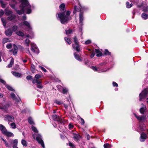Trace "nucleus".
Wrapping results in <instances>:
<instances>
[{"mask_svg":"<svg viewBox=\"0 0 148 148\" xmlns=\"http://www.w3.org/2000/svg\"><path fill=\"white\" fill-rule=\"evenodd\" d=\"M12 1L14 4L10 3V5L12 8L15 9L18 14L21 15L24 12L27 14H29L31 13V6L29 4L27 0H21V3L20 6L21 8V10H17L15 9V4H16L17 3L14 0H12Z\"/></svg>","mask_w":148,"mask_h":148,"instance_id":"obj_1","label":"nucleus"},{"mask_svg":"<svg viewBox=\"0 0 148 148\" xmlns=\"http://www.w3.org/2000/svg\"><path fill=\"white\" fill-rule=\"evenodd\" d=\"M65 5L62 3L60 6V11L63 13H60L56 14V17L58 19H59L61 23L62 24L67 23V22L71 19V17L70 16V12L67 11L66 12V15L64 12L65 10Z\"/></svg>","mask_w":148,"mask_h":148,"instance_id":"obj_2","label":"nucleus"},{"mask_svg":"<svg viewBox=\"0 0 148 148\" xmlns=\"http://www.w3.org/2000/svg\"><path fill=\"white\" fill-rule=\"evenodd\" d=\"M32 129L33 131L35 133L33 134V136L34 138H36V140L38 143L41 144L43 148H45V146L43 141L42 139L41 136L40 134H38V130L37 128L35 127L32 126Z\"/></svg>","mask_w":148,"mask_h":148,"instance_id":"obj_3","label":"nucleus"},{"mask_svg":"<svg viewBox=\"0 0 148 148\" xmlns=\"http://www.w3.org/2000/svg\"><path fill=\"white\" fill-rule=\"evenodd\" d=\"M0 129L3 134L8 137H12L14 136L12 133L8 132L5 127L1 124H0Z\"/></svg>","mask_w":148,"mask_h":148,"instance_id":"obj_4","label":"nucleus"},{"mask_svg":"<svg viewBox=\"0 0 148 148\" xmlns=\"http://www.w3.org/2000/svg\"><path fill=\"white\" fill-rule=\"evenodd\" d=\"M135 117L138 120L140 124L141 123H143L145 122V121L146 119V116L145 115L138 116L136 114L134 113Z\"/></svg>","mask_w":148,"mask_h":148,"instance_id":"obj_5","label":"nucleus"},{"mask_svg":"<svg viewBox=\"0 0 148 148\" xmlns=\"http://www.w3.org/2000/svg\"><path fill=\"white\" fill-rule=\"evenodd\" d=\"M147 94H148V90L145 89L139 95L140 100L141 101L142 99L146 96Z\"/></svg>","mask_w":148,"mask_h":148,"instance_id":"obj_6","label":"nucleus"},{"mask_svg":"<svg viewBox=\"0 0 148 148\" xmlns=\"http://www.w3.org/2000/svg\"><path fill=\"white\" fill-rule=\"evenodd\" d=\"M31 49L32 51L36 53H39L38 49L37 48L36 45L33 43H31Z\"/></svg>","mask_w":148,"mask_h":148,"instance_id":"obj_7","label":"nucleus"},{"mask_svg":"<svg viewBox=\"0 0 148 148\" xmlns=\"http://www.w3.org/2000/svg\"><path fill=\"white\" fill-rule=\"evenodd\" d=\"M33 84L36 83L37 84V87L39 88H42V86L41 85V81L38 79H34L32 81Z\"/></svg>","mask_w":148,"mask_h":148,"instance_id":"obj_8","label":"nucleus"},{"mask_svg":"<svg viewBox=\"0 0 148 148\" xmlns=\"http://www.w3.org/2000/svg\"><path fill=\"white\" fill-rule=\"evenodd\" d=\"M78 4L80 7H78L76 6H75L74 8V13H76L77 12H82V8L81 5L80 3H79Z\"/></svg>","mask_w":148,"mask_h":148,"instance_id":"obj_9","label":"nucleus"},{"mask_svg":"<svg viewBox=\"0 0 148 148\" xmlns=\"http://www.w3.org/2000/svg\"><path fill=\"white\" fill-rule=\"evenodd\" d=\"M9 143H10V145L11 146V145H13V147L16 146H17L18 140L16 139L14 140H10L9 141Z\"/></svg>","mask_w":148,"mask_h":148,"instance_id":"obj_10","label":"nucleus"},{"mask_svg":"<svg viewBox=\"0 0 148 148\" xmlns=\"http://www.w3.org/2000/svg\"><path fill=\"white\" fill-rule=\"evenodd\" d=\"M4 117L5 118V120L6 121L7 120L8 122V123H9V122H13L14 120V117L12 116L9 115H5Z\"/></svg>","mask_w":148,"mask_h":148,"instance_id":"obj_11","label":"nucleus"},{"mask_svg":"<svg viewBox=\"0 0 148 148\" xmlns=\"http://www.w3.org/2000/svg\"><path fill=\"white\" fill-rule=\"evenodd\" d=\"M91 68L94 71L99 72H102L106 71H103L102 69L101 70L99 66L97 67L96 66H92L91 67Z\"/></svg>","mask_w":148,"mask_h":148,"instance_id":"obj_12","label":"nucleus"},{"mask_svg":"<svg viewBox=\"0 0 148 148\" xmlns=\"http://www.w3.org/2000/svg\"><path fill=\"white\" fill-rule=\"evenodd\" d=\"M147 137V135L144 133H142L140 135V140L141 142H144Z\"/></svg>","mask_w":148,"mask_h":148,"instance_id":"obj_13","label":"nucleus"},{"mask_svg":"<svg viewBox=\"0 0 148 148\" xmlns=\"http://www.w3.org/2000/svg\"><path fill=\"white\" fill-rule=\"evenodd\" d=\"M73 48V49L75 50L78 52L80 51V46L79 44H74L72 45Z\"/></svg>","mask_w":148,"mask_h":148,"instance_id":"obj_14","label":"nucleus"},{"mask_svg":"<svg viewBox=\"0 0 148 148\" xmlns=\"http://www.w3.org/2000/svg\"><path fill=\"white\" fill-rule=\"evenodd\" d=\"M83 12H80L79 14V23L80 25H82V21L83 20Z\"/></svg>","mask_w":148,"mask_h":148,"instance_id":"obj_15","label":"nucleus"},{"mask_svg":"<svg viewBox=\"0 0 148 148\" xmlns=\"http://www.w3.org/2000/svg\"><path fill=\"white\" fill-rule=\"evenodd\" d=\"M13 49L11 51H13V53L14 55H15L16 54L17 52L18 47L15 45H13Z\"/></svg>","mask_w":148,"mask_h":148,"instance_id":"obj_16","label":"nucleus"},{"mask_svg":"<svg viewBox=\"0 0 148 148\" xmlns=\"http://www.w3.org/2000/svg\"><path fill=\"white\" fill-rule=\"evenodd\" d=\"M138 129L141 131H143L146 129V126L144 124H140V125L138 127Z\"/></svg>","mask_w":148,"mask_h":148,"instance_id":"obj_17","label":"nucleus"},{"mask_svg":"<svg viewBox=\"0 0 148 148\" xmlns=\"http://www.w3.org/2000/svg\"><path fill=\"white\" fill-rule=\"evenodd\" d=\"M73 138L75 140L77 141L80 138V136L78 133L77 134H73Z\"/></svg>","mask_w":148,"mask_h":148,"instance_id":"obj_18","label":"nucleus"},{"mask_svg":"<svg viewBox=\"0 0 148 148\" xmlns=\"http://www.w3.org/2000/svg\"><path fill=\"white\" fill-rule=\"evenodd\" d=\"M16 16L12 14H11V15H10L9 17H8L7 18L8 20L11 21L15 19L16 18Z\"/></svg>","mask_w":148,"mask_h":148,"instance_id":"obj_19","label":"nucleus"},{"mask_svg":"<svg viewBox=\"0 0 148 148\" xmlns=\"http://www.w3.org/2000/svg\"><path fill=\"white\" fill-rule=\"evenodd\" d=\"M1 140L4 143L5 145L7 147H11L10 145V143L8 144V143L5 139L3 138H1Z\"/></svg>","mask_w":148,"mask_h":148,"instance_id":"obj_20","label":"nucleus"},{"mask_svg":"<svg viewBox=\"0 0 148 148\" xmlns=\"http://www.w3.org/2000/svg\"><path fill=\"white\" fill-rule=\"evenodd\" d=\"M52 119L55 121H59L60 120L59 117L56 115H54L52 116Z\"/></svg>","mask_w":148,"mask_h":148,"instance_id":"obj_21","label":"nucleus"},{"mask_svg":"<svg viewBox=\"0 0 148 148\" xmlns=\"http://www.w3.org/2000/svg\"><path fill=\"white\" fill-rule=\"evenodd\" d=\"M74 56L75 58L77 60L80 61L82 60L81 58L80 57L79 55L77 54L76 53H74Z\"/></svg>","mask_w":148,"mask_h":148,"instance_id":"obj_22","label":"nucleus"},{"mask_svg":"<svg viewBox=\"0 0 148 148\" xmlns=\"http://www.w3.org/2000/svg\"><path fill=\"white\" fill-rule=\"evenodd\" d=\"M5 14L6 15L9 16L13 13L11 11L6 9L5 10Z\"/></svg>","mask_w":148,"mask_h":148,"instance_id":"obj_23","label":"nucleus"},{"mask_svg":"<svg viewBox=\"0 0 148 148\" xmlns=\"http://www.w3.org/2000/svg\"><path fill=\"white\" fill-rule=\"evenodd\" d=\"M141 105H143V107L140 109V111L141 113L144 114L146 109V107L144 105H143V104L142 103Z\"/></svg>","mask_w":148,"mask_h":148,"instance_id":"obj_24","label":"nucleus"},{"mask_svg":"<svg viewBox=\"0 0 148 148\" xmlns=\"http://www.w3.org/2000/svg\"><path fill=\"white\" fill-rule=\"evenodd\" d=\"M6 35L8 36H10L12 34V32L10 29H8L5 32Z\"/></svg>","mask_w":148,"mask_h":148,"instance_id":"obj_25","label":"nucleus"},{"mask_svg":"<svg viewBox=\"0 0 148 148\" xmlns=\"http://www.w3.org/2000/svg\"><path fill=\"white\" fill-rule=\"evenodd\" d=\"M30 42V41L28 38H27L24 41V44L25 45L29 47Z\"/></svg>","mask_w":148,"mask_h":148,"instance_id":"obj_26","label":"nucleus"},{"mask_svg":"<svg viewBox=\"0 0 148 148\" xmlns=\"http://www.w3.org/2000/svg\"><path fill=\"white\" fill-rule=\"evenodd\" d=\"M23 24L24 25L27 26V27L29 29H32V28L31 27L30 25V24L27 21H24L23 22Z\"/></svg>","mask_w":148,"mask_h":148,"instance_id":"obj_27","label":"nucleus"},{"mask_svg":"<svg viewBox=\"0 0 148 148\" xmlns=\"http://www.w3.org/2000/svg\"><path fill=\"white\" fill-rule=\"evenodd\" d=\"M10 96L11 98H12L14 100H16L17 102H19V100L18 99H17V98L15 97V95L14 93L13 92L11 93L10 94Z\"/></svg>","mask_w":148,"mask_h":148,"instance_id":"obj_28","label":"nucleus"},{"mask_svg":"<svg viewBox=\"0 0 148 148\" xmlns=\"http://www.w3.org/2000/svg\"><path fill=\"white\" fill-rule=\"evenodd\" d=\"M95 52L96 53H97L96 56L97 57H99L101 56L102 55V54L101 52H100V51L98 49H95Z\"/></svg>","mask_w":148,"mask_h":148,"instance_id":"obj_29","label":"nucleus"},{"mask_svg":"<svg viewBox=\"0 0 148 148\" xmlns=\"http://www.w3.org/2000/svg\"><path fill=\"white\" fill-rule=\"evenodd\" d=\"M12 74L16 77H21V74L16 72H12Z\"/></svg>","mask_w":148,"mask_h":148,"instance_id":"obj_30","label":"nucleus"},{"mask_svg":"<svg viewBox=\"0 0 148 148\" xmlns=\"http://www.w3.org/2000/svg\"><path fill=\"white\" fill-rule=\"evenodd\" d=\"M14 62V59L13 58H12L10 63L8 65L7 67L8 68H10L12 66V65Z\"/></svg>","mask_w":148,"mask_h":148,"instance_id":"obj_31","label":"nucleus"},{"mask_svg":"<svg viewBox=\"0 0 148 148\" xmlns=\"http://www.w3.org/2000/svg\"><path fill=\"white\" fill-rule=\"evenodd\" d=\"M28 123L31 125H34V123L33 119L31 117H29L28 119Z\"/></svg>","mask_w":148,"mask_h":148,"instance_id":"obj_32","label":"nucleus"},{"mask_svg":"<svg viewBox=\"0 0 148 148\" xmlns=\"http://www.w3.org/2000/svg\"><path fill=\"white\" fill-rule=\"evenodd\" d=\"M141 16L144 19H147L148 18V15L145 13L142 14Z\"/></svg>","mask_w":148,"mask_h":148,"instance_id":"obj_33","label":"nucleus"},{"mask_svg":"<svg viewBox=\"0 0 148 148\" xmlns=\"http://www.w3.org/2000/svg\"><path fill=\"white\" fill-rule=\"evenodd\" d=\"M16 34L18 36H24V34L22 32L20 31H17L16 32Z\"/></svg>","mask_w":148,"mask_h":148,"instance_id":"obj_34","label":"nucleus"},{"mask_svg":"<svg viewBox=\"0 0 148 148\" xmlns=\"http://www.w3.org/2000/svg\"><path fill=\"white\" fill-rule=\"evenodd\" d=\"M21 144H22V145L26 147L27 145V143L26 141L22 139L21 140Z\"/></svg>","mask_w":148,"mask_h":148,"instance_id":"obj_35","label":"nucleus"},{"mask_svg":"<svg viewBox=\"0 0 148 148\" xmlns=\"http://www.w3.org/2000/svg\"><path fill=\"white\" fill-rule=\"evenodd\" d=\"M64 40L66 42L69 44H70L71 43V41L70 39L67 37L64 38Z\"/></svg>","mask_w":148,"mask_h":148,"instance_id":"obj_36","label":"nucleus"},{"mask_svg":"<svg viewBox=\"0 0 148 148\" xmlns=\"http://www.w3.org/2000/svg\"><path fill=\"white\" fill-rule=\"evenodd\" d=\"M126 7L127 8H130L132 6V4L131 3L130 4L128 2H127L126 3Z\"/></svg>","mask_w":148,"mask_h":148,"instance_id":"obj_37","label":"nucleus"},{"mask_svg":"<svg viewBox=\"0 0 148 148\" xmlns=\"http://www.w3.org/2000/svg\"><path fill=\"white\" fill-rule=\"evenodd\" d=\"M31 71L32 73H34L35 72V69L34 66L33 64H31Z\"/></svg>","mask_w":148,"mask_h":148,"instance_id":"obj_38","label":"nucleus"},{"mask_svg":"<svg viewBox=\"0 0 148 148\" xmlns=\"http://www.w3.org/2000/svg\"><path fill=\"white\" fill-rule=\"evenodd\" d=\"M68 91V89L65 88H63L61 92L63 94H65Z\"/></svg>","mask_w":148,"mask_h":148,"instance_id":"obj_39","label":"nucleus"},{"mask_svg":"<svg viewBox=\"0 0 148 148\" xmlns=\"http://www.w3.org/2000/svg\"><path fill=\"white\" fill-rule=\"evenodd\" d=\"M6 87L9 90H10L11 91H13L14 90V89L10 86L9 85H6Z\"/></svg>","mask_w":148,"mask_h":148,"instance_id":"obj_40","label":"nucleus"},{"mask_svg":"<svg viewBox=\"0 0 148 148\" xmlns=\"http://www.w3.org/2000/svg\"><path fill=\"white\" fill-rule=\"evenodd\" d=\"M103 147L104 148H110L111 146L108 143H106L104 144Z\"/></svg>","mask_w":148,"mask_h":148,"instance_id":"obj_41","label":"nucleus"},{"mask_svg":"<svg viewBox=\"0 0 148 148\" xmlns=\"http://www.w3.org/2000/svg\"><path fill=\"white\" fill-rule=\"evenodd\" d=\"M9 39L7 38H4L3 39V43L5 44L6 42H9Z\"/></svg>","mask_w":148,"mask_h":148,"instance_id":"obj_42","label":"nucleus"},{"mask_svg":"<svg viewBox=\"0 0 148 148\" xmlns=\"http://www.w3.org/2000/svg\"><path fill=\"white\" fill-rule=\"evenodd\" d=\"M10 126L12 128L15 129L16 127V125L14 123H12L10 124Z\"/></svg>","mask_w":148,"mask_h":148,"instance_id":"obj_43","label":"nucleus"},{"mask_svg":"<svg viewBox=\"0 0 148 148\" xmlns=\"http://www.w3.org/2000/svg\"><path fill=\"white\" fill-rule=\"evenodd\" d=\"M57 87L58 88V90L60 92H61V91H62L63 87H62L60 85H58L57 86Z\"/></svg>","mask_w":148,"mask_h":148,"instance_id":"obj_44","label":"nucleus"},{"mask_svg":"<svg viewBox=\"0 0 148 148\" xmlns=\"http://www.w3.org/2000/svg\"><path fill=\"white\" fill-rule=\"evenodd\" d=\"M42 77V76L39 75V74H36L35 75V78L36 79H39Z\"/></svg>","mask_w":148,"mask_h":148,"instance_id":"obj_45","label":"nucleus"},{"mask_svg":"<svg viewBox=\"0 0 148 148\" xmlns=\"http://www.w3.org/2000/svg\"><path fill=\"white\" fill-rule=\"evenodd\" d=\"M1 20L3 23V25L4 27H5L6 24V21L3 18H1Z\"/></svg>","mask_w":148,"mask_h":148,"instance_id":"obj_46","label":"nucleus"},{"mask_svg":"<svg viewBox=\"0 0 148 148\" xmlns=\"http://www.w3.org/2000/svg\"><path fill=\"white\" fill-rule=\"evenodd\" d=\"M12 47H13V45L11 43H9L6 45V47L8 49H10Z\"/></svg>","mask_w":148,"mask_h":148,"instance_id":"obj_47","label":"nucleus"},{"mask_svg":"<svg viewBox=\"0 0 148 148\" xmlns=\"http://www.w3.org/2000/svg\"><path fill=\"white\" fill-rule=\"evenodd\" d=\"M17 29V27L16 25L13 26L11 28L12 30L13 31H16Z\"/></svg>","mask_w":148,"mask_h":148,"instance_id":"obj_48","label":"nucleus"},{"mask_svg":"<svg viewBox=\"0 0 148 148\" xmlns=\"http://www.w3.org/2000/svg\"><path fill=\"white\" fill-rule=\"evenodd\" d=\"M72 32V30L70 29H69L68 30H65L66 34H71Z\"/></svg>","mask_w":148,"mask_h":148,"instance_id":"obj_49","label":"nucleus"},{"mask_svg":"<svg viewBox=\"0 0 148 148\" xmlns=\"http://www.w3.org/2000/svg\"><path fill=\"white\" fill-rule=\"evenodd\" d=\"M0 3L2 7L4 8L5 7V4L3 3V1L2 0H0Z\"/></svg>","mask_w":148,"mask_h":148,"instance_id":"obj_50","label":"nucleus"},{"mask_svg":"<svg viewBox=\"0 0 148 148\" xmlns=\"http://www.w3.org/2000/svg\"><path fill=\"white\" fill-rule=\"evenodd\" d=\"M74 44H79L77 40V38L76 36H75L74 38Z\"/></svg>","mask_w":148,"mask_h":148,"instance_id":"obj_51","label":"nucleus"},{"mask_svg":"<svg viewBox=\"0 0 148 148\" xmlns=\"http://www.w3.org/2000/svg\"><path fill=\"white\" fill-rule=\"evenodd\" d=\"M105 53L106 54L108 55H110V53L109 52L107 49H105Z\"/></svg>","mask_w":148,"mask_h":148,"instance_id":"obj_52","label":"nucleus"},{"mask_svg":"<svg viewBox=\"0 0 148 148\" xmlns=\"http://www.w3.org/2000/svg\"><path fill=\"white\" fill-rule=\"evenodd\" d=\"M26 79L27 80H30L33 79V77L31 75H28L27 76Z\"/></svg>","mask_w":148,"mask_h":148,"instance_id":"obj_53","label":"nucleus"},{"mask_svg":"<svg viewBox=\"0 0 148 148\" xmlns=\"http://www.w3.org/2000/svg\"><path fill=\"white\" fill-rule=\"evenodd\" d=\"M39 67L44 72H47V70H46V69L43 67L41 66H39Z\"/></svg>","mask_w":148,"mask_h":148,"instance_id":"obj_54","label":"nucleus"},{"mask_svg":"<svg viewBox=\"0 0 148 148\" xmlns=\"http://www.w3.org/2000/svg\"><path fill=\"white\" fill-rule=\"evenodd\" d=\"M91 42V41L90 40H88L85 41V44L87 45L90 43Z\"/></svg>","mask_w":148,"mask_h":148,"instance_id":"obj_55","label":"nucleus"},{"mask_svg":"<svg viewBox=\"0 0 148 148\" xmlns=\"http://www.w3.org/2000/svg\"><path fill=\"white\" fill-rule=\"evenodd\" d=\"M55 102L58 105H60L62 103L61 102L57 100H55Z\"/></svg>","mask_w":148,"mask_h":148,"instance_id":"obj_56","label":"nucleus"},{"mask_svg":"<svg viewBox=\"0 0 148 148\" xmlns=\"http://www.w3.org/2000/svg\"><path fill=\"white\" fill-rule=\"evenodd\" d=\"M0 82L3 83V84L5 85L6 84V82L2 79H0Z\"/></svg>","mask_w":148,"mask_h":148,"instance_id":"obj_57","label":"nucleus"},{"mask_svg":"<svg viewBox=\"0 0 148 148\" xmlns=\"http://www.w3.org/2000/svg\"><path fill=\"white\" fill-rule=\"evenodd\" d=\"M4 13V12L3 10H1L0 11V17Z\"/></svg>","mask_w":148,"mask_h":148,"instance_id":"obj_58","label":"nucleus"},{"mask_svg":"<svg viewBox=\"0 0 148 148\" xmlns=\"http://www.w3.org/2000/svg\"><path fill=\"white\" fill-rule=\"evenodd\" d=\"M113 85L114 86L117 87L118 86V84L116 83L115 82H113Z\"/></svg>","mask_w":148,"mask_h":148,"instance_id":"obj_59","label":"nucleus"},{"mask_svg":"<svg viewBox=\"0 0 148 148\" xmlns=\"http://www.w3.org/2000/svg\"><path fill=\"white\" fill-rule=\"evenodd\" d=\"M26 19V17L25 15H24L22 16V20L25 21Z\"/></svg>","mask_w":148,"mask_h":148,"instance_id":"obj_60","label":"nucleus"},{"mask_svg":"<svg viewBox=\"0 0 148 148\" xmlns=\"http://www.w3.org/2000/svg\"><path fill=\"white\" fill-rule=\"evenodd\" d=\"M81 123L83 125L85 123L84 120L82 119V118H81Z\"/></svg>","mask_w":148,"mask_h":148,"instance_id":"obj_61","label":"nucleus"},{"mask_svg":"<svg viewBox=\"0 0 148 148\" xmlns=\"http://www.w3.org/2000/svg\"><path fill=\"white\" fill-rule=\"evenodd\" d=\"M69 128L70 129H71L73 128V125L71 123H70L69 125Z\"/></svg>","mask_w":148,"mask_h":148,"instance_id":"obj_62","label":"nucleus"},{"mask_svg":"<svg viewBox=\"0 0 148 148\" xmlns=\"http://www.w3.org/2000/svg\"><path fill=\"white\" fill-rule=\"evenodd\" d=\"M95 54L94 52L92 53L90 55V57L91 58H92L95 56Z\"/></svg>","mask_w":148,"mask_h":148,"instance_id":"obj_63","label":"nucleus"},{"mask_svg":"<svg viewBox=\"0 0 148 148\" xmlns=\"http://www.w3.org/2000/svg\"><path fill=\"white\" fill-rule=\"evenodd\" d=\"M87 138L88 140H89L90 139V136L89 134H87Z\"/></svg>","mask_w":148,"mask_h":148,"instance_id":"obj_64","label":"nucleus"}]
</instances>
